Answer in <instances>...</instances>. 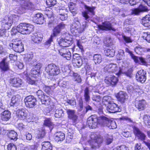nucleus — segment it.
I'll use <instances>...</instances> for the list:
<instances>
[{
  "label": "nucleus",
  "mask_w": 150,
  "mask_h": 150,
  "mask_svg": "<svg viewBox=\"0 0 150 150\" xmlns=\"http://www.w3.org/2000/svg\"><path fill=\"white\" fill-rule=\"evenodd\" d=\"M72 38H69L68 40L66 39L65 38H61L58 40L59 44L60 46L63 47L69 46L71 45L72 42Z\"/></svg>",
  "instance_id": "16"
},
{
  "label": "nucleus",
  "mask_w": 150,
  "mask_h": 150,
  "mask_svg": "<svg viewBox=\"0 0 150 150\" xmlns=\"http://www.w3.org/2000/svg\"><path fill=\"white\" fill-rule=\"evenodd\" d=\"M36 93L38 98L40 99L42 104L48 105L50 104V97L47 96L45 95L42 91L39 90Z\"/></svg>",
  "instance_id": "8"
},
{
  "label": "nucleus",
  "mask_w": 150,
  "mask_h": 150,
  "mask_svg": "<svg viewBox=\"0 0 150 150\" xmlns=\"http://www.w3.org/2000/svg\"><path fill=\"white\" fill-rule=\"evenodd\" d=\"M34 21L38 24H42L44 22L43 15L40 13H38L35 15L33 18Z\"/></svg>",
  "instance_id": "25"
},
{
  "label": "nucleus",
  "mask_w": 150,
  "mask_h": 150,
  "mask_svg": "<svg viewBox=\"0 0 150 150\" xmlns=\"http://www.w3.org/2000/svg\"><path fill=\"white\" fill-rule=\"evenodd\" d=\"M148 10L146 6L141 4L137 8H134L131 10V13L132 15H137L141 12L146 11Z\"/></svg>",
  "instance_id": "13"
},
{
  "label": "nucleus",
  "mask_w": 150,
  "mask_h": 150,
  "mask_svg": "<svg viewBox=\"0 0 150 150\" xmlns=\"http://www.w3.org/2000/svg\"><path fill=\"white\" fill-rule=\"evenodd\" d=\"M118 100L122 103H124L128 98L127 94L125 92L120 91L116 95Z\"/></svg>",
  "instance_id": "18"
},
{
  "label": "nucleus",
  "mask_w": 150,
  "mask_h": 150,
  "mask_svg": "<svg viewBox=\"0 0 150 150\" xmlns=\"http://www.w3.org/2000/svg\"><path fill=\"white\" fill-rule=\"evenodd\" d=\"M105 69L109 72H114L118 71L119 74L121 73V71L119 70L116 64L111 63L108 64L105 67Z\"/></svg>",
  "instance_id": "15"
},
{
  "label": "nucleus",
  "mask_w": 150,
  "mask_h": 150,
  "mask_svg": "<svg viewBox=\"0 0 150 150\" xmlns=\"http://www.w3.org/2000/svg\"><path fill=\"white\" fill-rule=\"evenodd\" d=\"M21 97L19 95L13 96L11 99V106H13L14 104L18 103L21 100Z\"/></svg>",
  "instance_id": "35"
},
{
  "label": "nucleus",
  "mask_w": 150,
  "mask_h": 150,
  "mask_svg": "<svg viewBox=\"0 0 150 150\" xmlns=\"http://www.w3.org/2000/svg\"><path fill=\"white\" fill-rule=\"evenodd\" d=\"M75 4H69V8L70 11L71 12H73L74 11L75 8Z\"/></svg>",
  "instance_id": "61"
},
{
  "label": "nucleus",
  "mask_w": 150,
  "mask_h": 150,
  "mask_svg": "<svg viewBox=\"0 0 150 150\" xmlns=\"http://www.w3.org/2000/svg\"><path fill=\"white\" fill-rule=\"evenodd\" d=\"M34 26L30 24L26 23H21L16 28H13L12 31L15 33L16 31L23 34H29L33 30Z\"/></svg>",
  "instance_id": "3"
},
{
  "label": "nucleus",
  "mask_w": 150,
  "mask_h": 150,
  "mask_svg": "<svg viewBox=\"0 0 150 150\" xmlns=\"http://www.w3.org/2000/svg\"><path fill=\"white\" fill-rule=\"evenodd\" d=\"M106 110L109 112L112 113L120 112L121 110L119 107L113 101L109 102V104L106 107Z\"/></svg>",
  "instance_id": "9"
},
{
  "label": "nucleus",
  "mask_w": 150,
  "mask_h": 150,
  "mask_svg": "<svg viewBox=\"0 0 150 150\" xmlns=\"http://www.w3.org/2000/svg\"><path fill=\"white\" fill-rule=\"evenodd\" d=\"M134 51L137 53L140 54L143 51H145V49L142 47L140 46L139 45L138 46L136 47L134 49Z\"/></svg>",
  "instance_id": "46"
},
{
  "label": "nucleus",
  "mask_w": 150,
  "mask_h": 150,
  "mask_svg": "<svg viewBox=\"0 0 150 150\" xmlns=\"http://www.w3.org/2000/svg\"><path fill=\"white\" fill-rule=\"evenodd\" d=\"M92 99L93 101L96 102H99L101 100V98L99 95H93L92 97Z\"/></svg>",
  "instance_id": "54"
},
{
  "label": "nucleus",
  "mask_w": 150,
  "mask_h": 150,
  "mask_svg": "<svg viewBox=\"0 0 150 150\" xmlns=\"http://www.w3.org/2000/svg\"><path fill=\"white\" fill-rule=\"evenodd\" d=\"M33 57V54H27L25 55L24 57V60L26 63H28L32 59Z\"/></svg>",
  "instance_id": "47"
},
{
  "label": "nucleus",
  "mask_w": 150,
  "mask_h": 150,
  "mask_svg": "<svg viewBox=\"0 0 150 150\" xmlns=\"http://www.w3.org/2000/svg\"><path fill=\"white\" fill-rule=\"evenodd\" d=\"M8 150H16V147L13 143H10L7 145Z\"/></svg>",
  "instance_id": "51"
},
{
  "label": "nucleus",
  "mask_w": 150,
  "mask_h": 150,
  "mask_svg": "<svg viewBox=\"0 0 150 150\" xmlns=\"http://www.w3.org/2000/svg\"><path fill=\"white\" fill-rule=\"evenodd\" d=\"M24 102L27 107L32 108L36 105V98L33 96H29L26 97L24 100Z\"/></svg>",
  "instance_id": "7"
},
{
  "label": "nucleus",
  "mask_w": 150,
  "mask_h": 150,
  "mask_svg": "<svg viewBox=\"0 0 150 150\" xmlns=\"http://www.w3.org/2000/svg\"><path fill=\"white\" fill-rule=\"evenodd\" d=\"M131 57L134 59V61L135 63H139V57H137L133 54H132Z\"/></svg>",
  "instance_id": "63"
},
{
  "label": "nucleus",
  "mask_w": 150,
  "mask_h": 150,
  "mask_svg": "<svg viewBox=\"0 0 150 150\" xmlns=\"http://www.w3.org/2000/svg\"><path fill=\"white\" fill-rule=\"evenodd\" d=\"M0 117L2 121H7L11 118V114L8 110H5L1 114Z\"/></svg>",
  "instance_id": "23"
},
{
  "label": "nucleus",
  "mask_w": 150,
  "mask_h": 150,
  "mask_svg": "<svg viewBox=\"0 0 150 150\" xmlns=\"http://www.w3.org/2000/svg\"><path fill=\"white\" fill-rule=\"evenodd\" d=\"M87 27V22L84 21L81 24L79 21L74 22L71 26L70 30L71 33L70 37H78V33L82 32ZM69 37L70 36H69Z\"/></svg>",
  "instance_id": "2"
},
{
  "label": "nucleus",
  "mask_w": 150,
  "mask_h": 150,
  "mask_svg": "<svg viewBox=\"0 0 150 150\" xmlns=\"http://www.w3.org/2000/svg\"><path fill=\"white\" fill-rule=\"evenodd\" d=\"M103 139L100 137H98L96 139L92 140L90 143V145L92 149L98 148L99 144L102 142Z\"/></svg>",
  "instance_id": "27"
},
{
  "label": "nucleus",
  "mask_w": 150,
  "mask_h": 150,
  "mask_svg": "<svg viewBox=\"0 0 150 150\" xmlns=\"http://www.w3.org/2000/svg\"><path fill=\"white\" fill-rule=\"evenodd\" d=\"M53 109L56 110L54 116L56 118H60L64 115L63 111L62 109L59 108H57V107L53 106Z\"/></svg>",
  "instance_id": "33"
},
{
  "label": "nucleus",
  "mask_w": 150,
  "mask_h": 150,
  "mask_svg": "<svg viewBox=\"0 0 150 150\" xmlns=\"http://www.w3.org/2000/svg\"><path fill=\"white\" fill-rule=\"evenodd\" d=\"M57 17L59 18L61 20L64 21L67 19V14H60L58 15Z\"/></svg>",
  "instance_id": "55"
},
{
  "label": "nucleus",
  "mask_w": 150,
  "mask_h": 150,
  "mask_svg": "<svg viewBox=\"0 0 150 150\" xmlns=\"http://www.w3.org/2000/svg\"><path fill=\"white\" fill-rule=\"evenodd\" d=\"M45 71L49 75L54 76L59 74L60 71L59 66L54 64H50L46 67Z\"/></svg>",
  "instance_id": "5"
},
{
  "label": "nucleus",
  "mask_w": 150,
  "mask_h": 150,
  "mask_svg": "<svg viewBox=\"0 0 150 150\" xmlns=\"http://www.w3.org/2000/svg\"><path fill=\"white\" fill-rule=\"evenodd\" d=\"M93 57L94 61L96 64H100L102 61L101 56L100 54H95L94 55Z\"/></svg>",
  "instance_id": "36"
},
{
  "label": "nucleus",
  "mask_w": 150,
  "mask_h": 150,
  "mask_svg": "<svg viewBox=\"0 0 150 150\" xmlns=\"http://www.w3.org/2000/svg\"><path fill=\"white\" fill-rule=\"evenodd\" d=\"M113 140V138L112 136L108 135L106 139V142L108 144L112 142Z\"/></svg>",
  "instance_id": "57"
},
{
  "label": "nucleus",
  "mask_w": 150,
  "mask_h": 150,
  "mask_svg": "<svg viewBox=\"0 0 150 150\" xmlns=\"http://www.w3.org/2000/svg\"><path fill=\"white\" fill-rule=\"evenodd\" d=\"M40 72H39V71H37V70L36 69H35V68H34V67H33V69H31L30 71V72L29 74V76H31L32 77L33 76H33L32 75H35L38 74Z\"/></svg>",
  "instance_id": "52"
},
{
  "label": "nucleus",
  "mask_w": 150,
  "mask_h": 150,
  "mask_svg": "<svg viewBox=\"0 0 150 150\" xmlns=\"http://www.w3.org/2000/svg\"><path fill=\"white\" fill-rule=\"evenodd\" d=\"M65 137L64 134L61 132H57L55 134V139L56 141L59 142L64 139Z\"/></svg>",
  "instance_id": "32"
},
{
  "label": "nucleus",
  "mask_w": 150,
  "mask_h": 150,
  "mask_svg": "<svg viewBox=\"0 0 150 150\" xmlns=\"http://www.w3.org/2000/svg\"><path fill=\"white\" fill-rule=\"evenodd\" d=\"M74 80L78 82L79 83L81 82V77L80 75L77 73H74Z\"/></svg>",
  "instance_id": "50"
},
{
  "label": "nucleus",
  "mask_w": 150,
  "mask_h": 150,
  "mask_svg": "<svg viewBox=\"0 0 150 150\" xmlns=\"http://www.w3.org/2000/svg\"><path fill=\"white\" fill-rule=\"evenodd\" d=\"M107 126L110 129H115L117 127V125L115 121L109 120Z\"/></svg>",
  "instance_id": "40"
},
{
  "label": "nucleus",
  "mask_w": 150,
  "mask_h": 150,
  "mask_svg": "<svg viewBox=\"0 0 150 150\" xmlns=\"http://www.w3.org/2000/svg\"><path fill=\"white\" fill-rule=\"evenodd\" d=\"M9 45L16 52H21L24 51L23 45L19 38H16L13 40L12 42Z\"/></svg>",
  "instance_id": "4"
},
{
  "label": "nucleus",
  "mask_w": 150,
  "mask_h": 150,
  "mask_svg": "<svg viewBox=\"0 0 150 150\" xmlns=\"http://www.w3.org/2000/svg\"><path fill=\"white\" fill-rule=\"evenodd\" d=\"M147 104L146 101L144 100H139L136 102L135 104L136 108L139 110H143L146 107Z\"/></svg>",
  "instance_id": "24"
},
{
  "label": "nucleus",
  "mask_w": 150,
  "mask_h": 150,
  "mask_svg": "<svg viewBox=\"0 0 150 150\" xmlns=\"http://www.w3.org/2000/svg\"><path fill=\"white\" fill-rule=\"evenodd\" d=\"M67 112L68 115V117L70 119H71L74 121H76L77 119V116L75 113V111L74 110H68Z\"/></svg>",
  "instance_id": "30"
},
{
  "label": "nucleus",
  "mask_w": 150,
  "mask_h": 150,
  "mask_svg": "<svg viewBox=\"0 0 150 150\" xmlns=\"http://www.w3.org/2000/svg\"><path fill=\"white\" fill-rule=\"evenodd\" d=\"M84 8L86 11L82 12L83 16L85 18V20H87L89 18V15L93 16L95 14V10L96 8L95 6H90L86 5H85Z\"/></svg>",
  "instance_id": "6"
},
{
  "label": "nucleus",
  "mask_w": 150,
  "mask_h": 150,
  "mask_svg": "<svg viewBox=\"0 0 150 150\" xmlns=\"http://www.w3.org/2000/svg\"><path fill=\"white\" fill-rule=\"evenodd\" d=\"M0 68L3 71H6L9 69V67L7 63L4 60H3L0 63Z\"/></svg>",
  "instance_id": "39"
},
{
  "label": "nucleus",
  "mask_w": 150,
  "mask_h": 150,
  "mask_svg": "<svg viewBox=\"0 0 150 150\" xmlns=\"http://www.w3.org/2000/svg\"><path fill=\"white\" fill-rule=\"evenodd\" d=\"M42 64L40 63H38L36 65H35L33 67L37 70L38 71L40 72V69L42 67Z\"/></svg>",
  "instance_id": "62"
},
{
  "label": "nucleus",
  "mask_w": 150,
  "mask_h": 150,
  "mask_svg": "<svg viewBox=\"0 0 150 150\" xmlns=\"http://www.w3.org/2000/svg\"><path fill=\"white\" fill-rule=\"evenodd\" d=\"M124 56V51L122 50H120L118 52V53L116 56V58L117 60H120L123 59Z\"/></svg>",
  "instance_id": "45"
},
{
  "label": "nucleus",
  "mask_w": 150,
  "mask_h": 150,
  "mask_svg": "<svg viewBox=\"0 0 150 150\" xmlns=\"http://www.w3.org/2000/svg\"><path fill=\"white\" fill-rule=\"evenodd\" d=\"M23 74V77L24 78H26V81L28 83L32 85H37V81L30 78V76L28 75L27 71H24Z\"/></svg>",
  "instance_id": "28"
},
{
  "label": "nucleus",
  "mask_w": 150,
  "mask_h": 150,
  "mask_svg": "<svg viewBox=\"0 0 150 150\" xmlns=\"http://www.w3.org/2000/svg\"><path fill=\"white\" fill-rule=\"evenodd\" d=\"M84 96L85 100L86 102L89 101L90 99V93L89 89L88 87H86L84 90Z\"/></svg>",
  "instance_id": "37"
},
{
  "label": "nucleus",
  "mask_w": 150,
  "mask_h": 150,
  "mask_svg": "<svg viewBox=\"0 0 150 150\" xmlns=\"http://www.w3.org/2000/svg\"><path fill=\"white\" fill-rule=\"evenodd\" d=\"M142 65H146L147 64V62L144 58L142 57H139V63Z\"/></svg>",
  "instance_id": "58"
},
{
  "label": "nucleus",
  "mask_w": 150,
  "mask_h": 150,
  "mask_svg": "<svg viewBox=\"0 0 150 150\" xmlns=\"http://www.w3.org/2000/svg\"><path fill=\"white\" fill-rule=\"evenodd\" d=\"M65 27V25L62 23L56 27L53 30V33L50 38H53L57 36L60 32L61 30L64 29Z\"/></svg>",
  "instance_id": "14"
},
{
  "label": "nucleus",
  "mask_w": 150,
  "mask_h": 150,
  "mask_svg": "<svg viewBox=\"0 0 150 150\" xmlns=\"http://www.w3.org/2000/svg\"><path fill=\"white\" fill-rule=\"evenodd\" d=\"M105 55L107 56L110 57H113L115 55V50L113 49H107L105 51Z\"/></svg>",
  "instance_id": "42"
},
{
  "label": "nucleus",
  "mask_w": 150,
  "mask_h": 150,
  "mask_svg": "<svg viewBox=\"0 0 150 150\" xmlns=\"http://www.w3.org/2000/svg\"><path fill=\"white\" fill-rule=\"evenodd\" d=\"M134 132L135 135L141 140L145 139L146 136L137 127H134L133 128Z\"/></svg>",
  "instance_id": "20"
},
{
  "label": "nucleus",
  "mask_w": 150,
  "mask_h": 150,
  "mask_svg": "<svg viewBox=\"0 0 150 150\" xmlns=\"http://www.w3.org/2000/svg\"><path fill=\"white\" fill-rule=\"evenodd\" d=\"M104 42L108 46L113 45L114 43V42L111 38H105L104 40Z\"/></svg>",
  "instance_id": "43"
},
{
  "label": "nucleus",
  "mask_w": 150,
  "mask_h": 150,
  "mask_svg": "<svg viewBox=\"0 0 150 150\" xmlns=\"http://www.w3.org/2000/svg\"><path fill=\"white\" fill-rule=\"evenodd\" d=\"M98 27L99 29L103 30H115V29L112 27L111 23L109 22L103 23L102 24L98 25Z\"/></svg>",
  "instance_id": "22"
},
{
  "label": "nucleus",
  "mask_w": 150,
  "mask_h": 150,
  "mask_svg": "<svg viewBox=\"0 0 150 150\" xmlns=\"http://www.w3.org/2000/svg\"><path fill=\"white\" fill-rule=\"evenodd\" d=\"M45 130L43 128L40 129L38 133L37 137L38 138L43 137L45 136Z\"/></svg>",
  "instance_id": "44"
},
{
  "label": "nucleus",
  "mask_w": 150,
  "mask_h": 150,
  "mask_svg": "<svg viewBox=\"0 0 150 150\" xmlns=\"http://www.w3.org/2000/svg\"><path fill=\"white\" fill-rule=\"evenodd\" d=\"M71 56V53L69 50L66 51V52L63 54V57L66 58L67 60L70 59Z\"/></svg>",
  "instance_id": "49"
},
{
  "label": "nucleus",
  "mask_w": 150,
  "mask_h": 150,
  "mask_svg": "<svg viewBox=\"0 0 150 150\" xmlns=\"http://www.w3.org/2000/svg\"><path fill=\"white\" fill-rule=\"evenodd\" d=\"M68 83L67 81H62L60 82L59 83V86L61 87L64 88H66L67 85Z\"/></svg>",
  "instance_id": "64"
},
{
  "label": "nucleus",
  "mask_w": 150,
  "mask_h": 150,
  "mask_svg": "<svg viewBox=\"0 0 150 150\" xmlns=\"http://www.w3.org/2000/svg\"><path fill=\"white\" fill-rule=\"evenodd\" d=\"M44 124L47 126L50 127L52 125L53 123L50 119H47L44 121Z\"/></svg>",
  "instance_id": "56"
},
{
  "label": "nucleus",
  "mask_w": 150,
  "mask_h": 150,
  "mask_svg": "<svg viewBox=\"0 0 150 150\" xmlns=\"http://www.w3.org/2000/svg\"><path fill=\"white\" fill-rule=\"evenodd\" d=\"M19 19L18 16L15 15L6 16L0 23V37H5V30L8 29L14 21Z\"/></svg>",
  "instance_id": "1"
},
{
  "label": "nucleus",
  "mask_w": 150,
  "mask_h": 150,
  "mask_svg": "<svg viewBox=\"0 0 150 150\" xmlns=\"http://www.w3.org/2000/svg\"><path fill=\"white\" fill-rule=\"evenodd\" d=\"M10 83L12 86L17 88L21 87L23 85L21 79L17 77L11 78Z\"/></svg>",
  "instance_id": "10"
},
{
  "label": "nucleus",
  "mask_w": 150,
  "mask_h": 150,
  "mask_svg": "<svg viewBox=\"0 0 150 150\" xmlns=\"http://www.w3.org/2000/svg\"><path fill=\"white\" fill-rule=\"evenodd\" d=\"M42 150H52V149L51 144L48 141L42 142Z\"/></svg>",
  "instance_id": "34"
},
{
  "label": "nucleus",
  "mask_w": 150,
  "mask_h": 150,
  "mask_svg": "<svg viewBox=\"0 0 150 150\" xmlns=\"http://www.w3.org/2000/svg\"><path fill=\"white\" fill-rule=\"evenodd\" d=\"M83 60H87L84 58L82 59L80 57L75 58V56H74L73 59L72 60L74 66L77 67L78 68L80 67L83 64Z\"/></svg>",
  "instance_id": "21"
},
{
  "label": "nucleus",
  "mask_w": 150,
  "mask_h": 150,
  "mask_svg": "<svg viewBox=\"0 0 150 150\" xmlns=\"http://www.w3.org/2000/svg\"><path fill=\"white\" fill-rule=\"evenodd\" d=\"M143 119L144 124L146 126L150 127V116L145 115H144Z\"/></svg>",
  "instance_id": "38"
},
{
  "label": "nucleus",
  "mask_w": 150,
  "mask_h": 150,
  "mask_svg": "<svg viewBox=\"0 0 150 150\" xmlns=\"http://www.w3.org/2000/svg\"><path fill=\"white\" fill-rule=\"evenodd\" d=\"M127 148L125 145H122L114 148L113 150H127Z\"/></svg>",
  "instance_id": "59"
},
{
  "label": "nucleus",
  "mask_w": 150,
  "mask_h": 150,
  "mask_svg": "<svg viewBox=\"0 0 150 150\" xmlns=\"http://www.w3.org/2000/svg\"><path fill=\"white\" fill-rule=\"evenodd\" d=\"M47 4L49 6H54L56 3V0H46Z\"/></svg>",
  "instance_id": "48"
},
{
  "label": "nucleus",
  "mask_w": 150,
  "mask_h": 150,
  "mask_svg": "<svg viewBox=\"0 0 150 150\" xmlns=\"http://www.w3.org/2000/svg\"><path fill=\"white\" fill-rule=\"evenodd\" d=\"M67 9L64 7H63L62 8L59 9L57 11V12L58 13V15H60V14H63L64 13L67 14Z\"/></svg>",
  "instance_id": "53"
},
{
  "label": "nucleus",
  "mask_w": 150,
  "mask_h": 150,
  "mask_svg": "<svg viewBox=\"0 0 150 150\" xmlns=\"http://www.w3.org/2000/svg\"><path fill=\"white\" fill-rule=\"evenodd\" d=\"M16 115L19 119L24 120L27 117L28 111L25 108L18 109L17 111Z\"/></svg>",
  "instance_id": "17"
},
{
  "label": "nucleus",
  "mask_w": 150,
  "mask_h": 150,
  "mask_svg": "<svg viewBox=\"0 0 150 150\" xmlns=\"http://www.w3.org/2000/svg\"><path fill=\"white\" fill-rule=\"evenodd\" d=\"M132 69L131 68L129 69L127 71L125 72V73L127 76L131 78L132 77Z\"/></svg>",
  "instance_id": "60"
},
{
  "label": "nucleus",
  "mask_w": 150,
  "mask_h": 150,
  "mask_svg": "<svg viewBox=\"0 0 150 150\" xmlns=\"http://www.w3.org/2000/svg\"><path fill=\"white\" fill-rule=\"evenodd\" d=\"M143 25L147 27H150V15H148L144 17L142 20Z\"/></svg>",
  "instance_id": "31"
},
{
  "label": "nucleus",
  "mask_w": 150,
  "mask_h": 150,
  "mask_svg": "<svg viewBox=\"0 0 150 150\" xmlns=\"http://www.w3.org/2000/svg\"><path fill=\"white\" fill-rule=\"evenodd\" d=\"M98 123L103 126H107L109 119L107 117L103 116H100L98 118Z\"/></svg>",
  "instance_id": "29"
},
{
  "label": "nucleus",
  "mask_w": 150,
  "mask_h": 150,
  "mask_svg": "<svg viewBox=\"0 0 150 150\" xmlns=\"http://www.w3.org/2000/svg\"><path fill=\"white\" fill-rule=\"evenodd\" d=\"M98 121L97 118L93 116H91L88 118L87 123L89 128L93 129L96 127Z\"/></svg>",
  "instance_id": "12"
},
{
  "label": "nucleus",
  "mask_w": 150,
  "mask_h": 150,
  "mask_svg": "<svg viewBox=\"0 0 150 150\" xmlns=\"http://www.w3.org/2000/svg\"><path fill=\"white\" fill-rule=\"evenodd\" d=\"M146 73L143 70L138 71L136 74V79L138 81L142 83L144 82L146 79Z\"/></svg>",
  "instance_id": "11"
},
{
  "label": "nucleus",
  "mask_w": 150,
  "mask_h": 150,
  "mask_svg": "<svg viewBox=\"0 0 150 150\" xmlns=\"http://www.w3.org/2000/svg\"><path fill=\"white\" fill-rule=\"evenodd\" d=\"M105 82L108 85L114 86L117 83L118 79L115 76H111L109 77H106L105 79Z\"/></svg>",
  "instance_id": "19"
},
{
  "label": "nucleus",
  "mask_w": 150,
  "mask_h": 150,
  "mask_svg": "<svg viewBox=\"0 0 150 150\" xmlns=\"http://www.w3.org/2000/svg\"><path fill=\"white\" fill-rule=\"evenodd\" d=\"M17 134L16 132L13 130H11L8 133V137L11 139H16Z\"/></svg>",
  "instance_id": "41"
},
{
  "label": "nucleus",
  "mask_w": 150,
  "mask_h": 150,
  "mask_svg": "<svg viewBox=\"0 0 150 150\" xmlns=\"http://www.w3.org/2000/svg\"><path fill=\"white\" fill-rule=\"evenodd\" d=\"M45 13L47 17L51 18L52 21H49L48 23V25L49 26L51 27L54 25V21L52 20L53 17L52 16L53 13L52 9L50 8H47L45 11Z\"/></svg>",
  "instance_id": "26"
}]
</instances>
